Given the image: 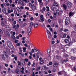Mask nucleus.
Returning <instances> with one entry per match:
<instances>
[{
    "label": "nucleus",
    "instance_id": "473e14b6",
    "mask_svg": "<svg viewBox=\"0 0 76 76\" xmlns=\"http://www.w3.org/2000/svg\"><path fill=\"white\" fill-rule=\"evenodd\" d=\"M50 31L52 32L53 33V29L51 28H50Z\"/></svg>",
    "mask_w": 76,
    "mask_h": 76
},
{
    "label": "nucleus",
    "instance_id": "37998d69",
    "mask_svg": "<svg viewBox=\"0 0 76 76\" xmlns=\"http://www.w3.org/2000/svg\"><path fill=\"white\" fill-rule=\"evenodd\" d=\"M56 69L53 68L52 70V72H55L56 71Z\"/></svg>",
    "mask_w": 76,
    "mask_h": 76
},
{
    "label": "nucleus",
    "instance_id": "f03ea898",
    "mask_svg": "<svg viewBox=\"0 0 76 76\" xmlns=\"http://www.w3.org/2000/svg\"><path fill=\"white\" fill-rule=\"evenodd\" d=\"M7 45L11 49L12 48H13V45H12V42L10 41H8L7 42Z\"/></svg>",
    "mask_w": 76,
    "mask_h": 76
},
{
    "label": "nucleus",
    "instance_id": "aec40b11",
    "mask_svg": "<svg viewBox=\"0 0 76 76\" xmlns=\"http://www.w3.org/2000/svg\"><path fill=\"white\" fill-rule=\"evenodd\" d=\"M44 60H41L40 61V63L41 64H44Z\"/></svg>",
    "mask_w": 76,
    "mask_h": 76
},
{
    "label": "nucleus",
    "instance_id": "5701e85b",
    "mask_svg": "<svg viewBox=\"0 0 76 76\" xmlns=\"http://www.w3.org/2000/svg\"><path fill=\"white\" fill-rule=\"evenodd\" d=\"M54 66L55 67H57L58 66V64L57 63H55L54 65Z\"/></svg>",
    "mask_w": 76,
    "mask_h": 76
},
{
    "label": "nucleus",
    "instance_id": "09e8293b",
    "mask_svg": "<svg viewBox=\"0 0 76 76\" xmlns=\"http://www.w3.org/2000/svg\"><path fill=\"white\" fill-rule=\"evenodd\" d=\"M45 10H46V8H45V7H43L42 8V10L44 11H45Z\"/></svg>",
    "mask_w": 76,
    "mask_h": 76
},
{
    "label": "nucleus",
    "instance_id": "7c9ffc66",
    "mask_svg": "<svg viewBox=\"0 0 76 76\" xmlns=\"http://www.w3.org/2000/svg\"><path fill=\"white\" fill-rule=\"evenodd\" d=\"M32 66H33V67H35V63H33Z\"/></svg>",
    "mask_w": 76,
    "mask_h": 76
},
{
    "label": "nucleus",
    "instance_id": "a878e982",
    "mask_svg": "<svg viewBox=\"0 0 76 76\" xmlns=\"http://www.w3.org/2000/svg\"><path fill=\"white\" fill-rule=\"evenodd\" d=\"M67 36V34L65 33L63 35V37H62V38H65L66 36Z\"/></svg>",
    "mask_w": 76,
    "mask_h": 76
},
{
    "label": "nucleus",
    "instance_id": "f3484780",
    "mask_svg": "<svg viewBox=\"0 0 76 76\" xmlns=\"http://www.w3.org/2000/svg\"><path fill=\"white\" fill-rule=\"evenodd\" d=\"M70 23V21H65V24L66 25H69V23Z\"/></svg>",
    "mask_w": 76,
    "mask_h": 76
},
{
    "label": "nucleus",
    "instance_id": "ddd939ff",
    "mask_svg": "<svg viewBox=\"0 0 76 76\" xmlns=\"http://www.w3.org/2000/svg\"><path fill=\"white\" fill-rule=\"evenodd\" d=\"M38 24L37 23H36L34 24V27L35 28H38Z\"/></svg>",
    "mask_w": 76,
    "mask_h": 76
},
{
    "label": "nucleus",
    "instance_id": "864d4df0",
    "mask_svg": "<svg viewBox=\"0 0 76 76\" xmlns=\"http://www.w3.org/2000/svg\"><path fill=\"white\" fill-rule=\"evenodd\" d=\"M60 57H59V56H56V58H57V59H59V58H60Z\"/></svg>",
    "mask_w": 76,
    "mask_h": 76
},
{
    "label": "nucleus",
    "instance_id": "f8f14e48",
    "mask_svg": "<svg viewBox=\"0 0 76 76\" xmlns=\"http://www.w3.org/2000/svg\"><path fill=\"white\" fill-rule=\"evenodd\" d=\"M51 9L53 11L56 10V7L54 6L52 7L51 8Z\"/></svg>",
    "mask_w": 76,
    "mask_h": 76
},
{
    "label": "nucleus",
    "instance_id": "a19ab883",
    "mask_svg": "<svg viewBox=\"0 0 76 76\" xmlns=\"http://www.w3.org/2000/svg\"><path fill=\"white\" fill-rule=\"evenodd\" d=\"M17 9L18 11H19L20 10V8H19V7H17Z\"/></svg>",
    "mask_w": 76,
    "mask_h": 76
},
{
    "label": "nucleus",
    "instance_id": "680f3d73",
    "mask_svg": "<svg viewBox=\"0 0 76 76\" xmlns=\"http://www.w3.org/2000/svg\"><path fill=\"white\" fill-rule=\"evenodd\" d=\"M34 52H35V51H34V49H32V50H31V52L33 53H34Z\"/></svg>",
    "mask_w": 76,
    "mask_h": 76
},
{
    "label": "nucleus",
    "instance_id": "338daca9",
    "mask_svg": "<svg viewBox=\"0 0 76 76\" xmlns=\"http://www.w3.org/2000/svg\"><path fill=\"white\" fill-rule=\"evenodd\" d=\"M0 32L1 33V34H3V31H2V30L1 29H0Z\"/></svg>",
    "mask_w": 76,
    "mask_h": 76
},
{
    "label": "nucleus",
    "instance_id": "9b49d317",
    "mask_svg": "<svg viewBox=\"0 0 76 76\" xmlns=\"http://www.w3.org/2000/svg\"><path fill=\"white\" fill-rule=\"evenodd\" d=\"M32 29V27H29L28 28V29L27 30V32H31V29Z\"/></svg>",
    "mask_w": 76,
    "mask_h": 76
},
{
    "label": "nucleus",
    "instance_id": "6e6d98bb",
    "mask_svg": "<svg viewBox=\"0 0 76 76\" xmlns=\"http://www.w3.org/2000/svg\"><path fill=\"white\" fill-rule=\"evenodd\" d=\"M29 0L27 1V0L25 1V3H29Z\"/></svg>",
    "mask_w": 76,
    "mask_h": 76
},
{
    "label": "nucleus",
    "instance_id": "4be33fe9",
    "mask_svg": "<svg viewBox=\"0 0 76 76\" xmlns=\"http://www.w3.org/2000/svg\"><path fill=\"white\" fill-rule=\"evenodd\" d=\"M47 52L48 54H50L51 53V50H50V49H49L48 50Z\"/></svg>",
    "mask_w": 76,
    "mask_h": 76
},
{
    "label": "nucleus",
    "instance_id": "dca6fc26",
    "mask_svg": "<svg viewBox=\"0 0 76 76\" xmlns=\"http://www.w3.org/2000/svg\"><path fill=\"white\" fill-rule=\"evenodd\" d=\"M63 7L64 9V10H66V9H67V7L66 5L65 4L63 5Z\"/></svg>",
    "mask_w": 76,
    "mask_h": 76
},
{
    "label": "nucleus",
    "instance_id": "39448f33",
    "mask_svg": "<svg viewBox=\"0 0 76 76\" xmlns=\"http://www.w3.org/2000/svg\"><path fill=\"white\" fill-rule=\"evenodd\" d=\"M74 15V13H73L72 12H70L69 13V18H71L72 16Z\"/></svg>",
    "mask_w": 76,
    "mask_h": 76
},
{
    "label": "nucleus",
    "instance_id": "4468645a",
    "mask_svg": "<svg viewBox=\"0 0 76 76\" xmlns=\"http://www.w3.org/2000/svg\"><path fill=\"white\" fill-rule=\"evenodd\" d=\"M56 13L57 15H60V10H59V9H58L56 10Z\"/></svg>",
    "mask_w": 76,
    "mask_h": 76
},
{
    "label": "nucleus",
    "instance_id": "2f4dec72",
    "mask_svg": "<svg viewBox=\"0 0 76 76\" xmlns=\"http://www.w3.org/2000/svg\"><path fill=\"white\" fill-rule=\"evenodd\" d=\"M64 32H67V31H69V30L67 29H65L64 30Z\"/></svg>",
    "mask_w": 76,
    "mask_h": 76
},
{
    "label": "nucleus",
    "instance_id": "8fccbe9b",
    "mask_svg": "<svg viewBox=\"0 0 76 76\" xmlns=\"http://www.w3.org/2000/svg\"><path fill=\"white\" fill-rule=\"evenodd\" d=\"M41 69V67L40 66L38 67L37 69V70H39Z\"/></svg>",
    "mask_w": 76,
    "mask_h": 76
},
{
    "label": "nucleus",
    "instance_id": "7ed1b4c3",
    "mask_svg": "<svg viewBox=\"0 0 76 76\" xmlns=\"http://www.w3.org/2000/svg\"><path fill=\"white\" fill-rule=\"evenodd\" d=\"M8 9L7 10V15L9 14V13H11V12H13V10L12 9H10V8L8 7Z\"/></svg>",
    "mask_w": 76,
    "mask_h": 76
},
{
    "label": "nucleus",
    "instance_id": "412c9836",
    "mask_svg": "<svg viewBox=\"0 0 76 76\" xmlns=\"http://www.w3.org/2000/svg\"><path fill=\"white\" fill-rule=\"evenodd\" d=\"M64 57H69V56L66 54H64Z\"/></svg>",
    "mask_w": 76,
    "mask_h": 76
},
{
    "label": "nucleus",
    "instance_id": "f257e3e1",
    "mask_svg": "<svg viewBox=\"0 0 76 76\" xmlns=\"http://www.w3.org/2000/svg\"><path fill=\"white\" fill-rule=\"evenodd\" d=\"M29 6L31 7V8L33 11H35L37 9V7L35 6V4H34L32 5V4L30 3L29 4Z\"/></svg>",
    "mask_w": 76,
    "mask_h": 76
},
{
    "label": "nucleus",
    "instance_id": "13d9d810",
    "mask_svg": "<svg viewBox=\"0 0 76 76\" xmlns=\"http://www.w3.org/2000/svg\"><path fill=\"white\" fill-rule=\"evenodd\" d=\"M46 76H53V75L52 74H49L48 75H47Z\"/></svg>",
    "mask_w": 76,
    "mask_h": 76
},
{
    "label": "nucleus",
    "instance_id": "4d7b16f0",
    "mask_svg": "<svg viewBox=\"0 0 76 76\" xmlns=\"http://www.w3.org/2000/svg\"><path fill=\"white\" fill-rule=\"evenodd\" d=\"M49 65H52V64H53V62H50L49 63Z\"/></svg>",
    "mask_w": 76,
    "mask_h": 76
},
{
    "label": "nucleus",
    "instance_id": "423d86ee",
    "mask_svg": "<svg viewBox=\"0 0 76 76\" xmlns=\"http://www.w3.org/2000/svg\"><path fill=\"white\" fill-rule=\"evenodd\" d=\"M37 53H36V54H38V55H39L40 57H41L42 56V54L41 53H40L39 50H37Z\"/></svg>",
    "mask_w": 76,
    "mask_h": 76
},
{
    "label": "nucleus",
    "instance_id": "c756f323",
    "mask_svg": "<svg viewBox=\"0 0 76 76\" xmlns=\"http://www.w3.org/2000/svg\"><path fill=\"white\" fill-rule=\"evenodd\" d=\"M51 25L52 26L54 27V25H55V24L54 23H52L51 24Z\"/></svg>",
    "mask_w": 76,
    "mask_h": 76
},
{
    "label": "nucleus",
    "instance_id": "603ef678",
    "mask_svg": "<svg viewBox=\"0 0 76 76\" xmlns=\"http://www.w3.org/2000/svg\"><path fill=\"white\" fill-rule=\"evenodd\" d=\"M25 61H26V62H27L28 61V59H27V58H26L25 59Z\"/></svg>",
    "mask_w": 76,
    "mask_h": 76
},
{
    "label": "nucleus",
    "instance_id": "0eeeda50",
    "mask_svg": "<svg viewBox=\"0 0 76 76\" xmlns=\"http://www.w3.org/2000/svg\"><path fill=\"white\" fill-rule=\"evenodd\" d=\"M8 9H5L4 10V11L3 10H2L3 12V13H4L5 15H7V11Z\"/></svg>",
    "mask_w": 76,
    "mask_h": 76
},
{
    "label": "nucleus",
    "instance_id": "5fc2aeb1",
    "mask_svg": "<svg viewBox=\"0 0 76 76\" xmlns=\"http://www.w3.org/2000/svg\"><path fill=\"white\" fill-rule=\"evenodd\" d=\"M24 46L26 47H28V45H27L26 44H24Z\"/></svg>",
    "mask_w": 76,
    "mask_h": 76
},
{
    "label": "nucleus",
    "instance_id": "cd10ccee",
    "mask_svg": "<svg viewBox=\"0 0 76 76\" xmlns=\"http://www.w3.org/2000/svg\"><path fill=\"white\" fill-rule=\"evenodd\" d=\"M15 71L17 73H18V74H19V70L18 69H15Z\"/></svg>",
    "mask_w": 76,
    "mask_h": 76
},
{
    "label": "nucleus",
    "instance_id": "0e129e2a",
    "mask_svg": "<svg viewBox=\"0 0 76 76\" xmlns=\"http://www.w3.org/2000/svg\"><path fill=\"white\" fill-rule=\"evenodd\" d=\"M32 76H35V72H33Z\"/></svg>",
    "mask_w": 76,
    "mask_h": 76
},
{
    "label": "nucleus",
    "instance_id": "bf43d9fd",
    "mask_svg": "<svg viewBox=\"0 0 76 76\" xmlns=\"http://www.w3.org/2000/svg\"><path fill=\"white\" fill-rule=\"evenodd\" d=\"M31 3L33 4V3H34V0H32L31 1Z\"/></svg>",
    "mask_w": 76,
    "mask_h": 76
},
{
    "label": "nucleus",
    "instance_id": "6e6552de",
    "mask_svg": "<svg viewBox=\"0 0 76 76\" xmlns=\"http://www.w3.org/2000/svg\"><path fill=\"white\" fill-rule=\"evenodd\" d=\"M53 4L54 6H56L57 7L58 6V4H57V3L55 1L53 2Z\"/></svg>",
    "mask_w": 76,
    "mask_h": 76
},
{
    "label": "nucleus",
    "instance_id": "1a4fd4ad",
    "mask_svg": "<svg viewBox=\"0 0 76 76\" xmlns=\"http://www.w3.org/2000/svg\"><path fill=\"white\" fill-rule=\"evenodd\" d=\"M1 58L2 60H6V57L4 56V54L1 55Z\"/></svg>",
    "mask_w": 76,
    "mask_h": 76
},
{
    "label": "nucleus",
    "instance_id": "bb28decb",
    "mask_svg": "<svg viewBox=\"0 0 76 76\" xmlns=\"http://www.w3.org/2000/svg\"><path fill=\"white\" fill-rule=\"evenodd\" d=\"M23 52H24V53H25L26 52V48H23Z\"/></svg>",
    "mask_w": 76,
    "mask_h": 76
},
{
    "label": "nucleus",
    "instance_id": "6ab92c4d",
    "mask_svg": "<svg viewBox=\"0 0 76 76\" xmlns=\"http://www.w3.org/2000/svg\"><path fill=\"white\" fill-rule=\"evenodd\" d=\"M63 11L62 10H60V11H59V15H61V14L63 13Z\"/></svg>",
    "mask_w": 76,
    "mask_h": 76
},
{
    "label": "nucleus",
    "instance_id": "f704fd0d",
    "mask_svg": "<svg viewBox=\"0 0 76 76\" xmlns=\"http://www.w3.org/2000/svg\"><path fill=\"white\" fill-rule=\"evenodd\" d=\"M25 9H27V10H29V8L27 7H25Z\"/></svg>",
    "mask_w": 76,
    "mask_h": 76
},
{
    "label": "nucleus",
    "instance_id": "c03bdc74",
    "mask_svg": "<svg viewBox=\"0 0 76 76\" xmlns=\"http://www.w3.org/2000/svg\"><path fill=\"white\" fill-rule=\"evenodd\" d=\"M48 22L49 23H51V20L50 19H49L48 20Z\"/></svg>",
    "mask_w": 76,
    "mask_h": 76
},
{
    "label": "nucleus",
    "instance_id": "393cba45",
    "mask_svg": "<svg viewBox=\"0 0 76 76\" xmlns=\"http://www.w3.org/2000/svg\"><path fill=\"white\" fill-rule=\"evenodd\" d=\"M70 18L69 17H67L66 18V21H70Z\"/></svg>",
    "mask_w": 76,
    "mask_h": 76
},
{
    "label": "nucleus",
    "instance_id": "a211bd4d",
    "mask_svg": "<svg viewBox=\"0 0 76 76\" xmlns=\"http://www.w3.org/2000/svg\"><path fill=\"white\" fill-rule=\"evenodd\" d=\"M34 23H33L32 22H31L30 23V25L29 26L31 27V28H32V27L33 26H34Z\"/></svg>",
    "mask_w": 76,
    "mask_h": 76
},
{
    "label": "nucleus",
    "instance_id": "c9c22d12",
    "mask_svg": "<svg viewBox=\"0 0 76 76\" xmlns=\"http://www.w3.org/2000/svg\"><path fill=\"white\" fill-rule=\"evenodd\" d=\"M40 19L42 22H44V18H40Z\"/></svg>",
    "mask_w": 76,
    "mask_h": 76
},
{
    "label": "nucleus",
    "instance_id": "e433bc0d",
    "mask_svg": "<svg viewBox=\"0 0 76 76\" xmlns=\"http://www.w3.org/2000/svg\"><path fill=\"white\" fill-rule=\"evenodd\" d=\"M19 54H20L22 57H25V55L23 54H22L20 53H19Z\"/></svg>",
    "mask_w": 76,
    "mask_h": 76
},
{
    "label": "nucleus",
    "instance_id": "de8ad7c7",
    "mask_svg": "<svg viewBox=\"0 0 76 76\" xmlns=\"http://www.w3.org/2000/svg\"><path fill=\"white\" fill-rule=\"evenodd\" d=\"M12 25L13 26V28H15V27H16V25L14 24H12Z\"/></svg>",
    "mask_w": 76,
    "mask_h": 76
},
{
    "label": "nucleus",
    "instance_id": "49530a36",
    "mask_svg": "<svg viewBox=\"0 0 76 76\" xmlns=\"http://www.w3.org/2000/svg\"><path fill=\"white\" fill-rule=\"evenodd\" d=\"M8 1L10 2V3H12V0H8Z\"/></svg>",
    "mask_w": 76,
    "mask_h": 76
},
{
    "label": "nucleus",
    "instance_id": "a18cd8bd",
    "mask_svg": "<svg viewBox=\"0 0 76 76\" xmlns=\"http://www.w3.org/2000/svg\"><path fill=\"white\" fill-rule=\"evenodd\" d=\"M23 16L24 18H26V15H23Z\"/></svg>",
    "mask_w": 76,
    "mask_h": 76
},
{
    "label": "nucleus",
    "instance_id": "e2e57ef3",
    "mask_svg": "<svg viewBox=\"0 0 76 76\" xmlns=\"http://www.w3.org/2000/svg\"><path fill=\"white\" fill-rule=\"evenodd\" d=\"M16 23H17V22L16 21H14L13 22V24H14V25H15V24H16Z\"/></svg>",
    "mask_w": 76,
    "mask_h": 76
},
{
    "label": "nucleus",
    "instance_id": "c85d7f7f",
    "mask_svg": "<svg viewBox=\"0 0 76 76\" xmlns=\"http://www.w3.org/2000/svg\"><path fill=\"white\" fill-rule=\"evenodd\" d=\"M39 55H38V54H37V59H38L39 58Z\"/></svg>",
    "mask_w": 76,
    "mask_h": 76
},
{
    "label": "nucleus",
    "instance_id": "774afa93",
    "mask_svg": "<svg viewBox=\"0 0 76 76\" xmlns=\"http://www.w3.org/2000/svg\"><path fill=\"white\" fill-rule=\"evenodd\" d=\"M5 66H6V67H8V65L7 64H4Z\"/></svg>",
    "mask_w": 76,
    "mask_h": 76
},
{
    "label": "nucleus",
    "instance_id": "3c124183",
    "mask_svg": "<svg viewBox=\"0 0 76 76\" xmlns=\"http://www.w3.org/2000/svg\"><path fill=\"white\" fill-rule=\"evenodd\" d=\"M16 45L17 46H19L20 45V43H18Z\"/></svg>",
    "mask_w": 76,
    "mask_h": 76
},
{
    "label": "nucleus",
    "instance_id": "72a5a7b5",
    "mask_svg": "<svg viewBox=\"0 0 76 76\" xmlns=\"http://www.w3.org/2000/svg\"><path fill=\"white\" fill-rule=\"evenodd\" d=\"M14 59L15 61H17L18 60V58H17V57L16 56H15L14 57Z\"/></svg>",
    "mask_w": 76,
    "mask_h": 76
},
{
    "label": "nucleus",
    "instance_id": "b1692460",
    "mask_svg": "<svg viewBox=\"0 0 76 76\" xmlns=\"http://www.w3.org/2000/svg\"><path fill=\"white\" fill-rule=\"evenodd\" d=\"M26 25H27V24H26V23H25L22 25L21 27L22 28H24V26H26Z\"/></svg>",
    "mask_w": 76,
    "mask_h": 76
},
{
    "label": "nucleus",
    "instance_id": "4c0bfd02",
    "mask_svg": "<svg viewBox=\"0 0 76 76\" xmlns=\"http://www.w3.org/2000/svg\"><path fill=\"white\" fill-rule=\"evenodd\" d=\"M50 15V13L49 12H48L47 13L46 16H49Z\"/></svg>",
    "mask_w": 76,
    "mask_h": 76
},
{
    "label": "nucleus",
    "instance_id": "58836bf2",
    "mask_svg": "<svg viewBox=\"0 0 76 76\" xmlns=\"http://www.w3.org/2000/svg\"><path fill=\"white\" fill-rule=\"evenodd\" d=\"M31 62L29 61L28 63V66H31Z\"/></svg>",
    "mask_w": 76,
    "mask_h": 76
},
{
    "label": "nucleus",
    "instance_id": "69168bd1",
    "mask_svg": "<svg viewBox=\"0 0 76 76\" xmlns=\"http://www.w3.org/2000/svg\"><path fill=\"white\" fill-rule=\"evenodd\" d=\"M20 8L21 9H24V7L22 6H20Z\"/></svg>",
    "mask_w": 76,
    "mask_h": 76
},
{
    "label": "nucleus",
    "instance_id": "2eb2a0df",
    "mask_svg": "<svg viewBox=\"0 0 76 76\" xmlns=\"http://www.w3.org/2000/svg\"><path fill=\"white\" fill-rule=\"evenodd\" d=\"M71 51L72 52H73V53H76V48H73L71 49Z\"/></svg>",
    "mask_w": 76,
    "mask_h": 76
},
{
    "label": "nucleus",
    "instance_id": "ea45409f",
    "mask_svg": "<svg viewBox=\"0 0 76 76\" xmlns=\"http://www.w3.org/2000/svg\"><path fill=\"white\" fill-rule=\"evenodd\" d=\"M71 59L72 60H75V57L73 56H72L71 57Z\"/></svg>",
    "mask_w": 76,
    "mask_h": 76
},
{
    "label": "nucleus",
    "instance_id": "9d476101",
    "mask_svg": "<svg viewBox=\"0 0 76 76\" xmlns=\"http://www.w3.org/2000/svg\"><path fill=\"white\" fill-rule=\"evenodd\" d=\"M64 42L65 43L67 44V43H69V39H64Z\"/></svg>",
    "mask_w": 76,
    "mask_h": 76
},
{
    "label": "nucleus",
    "instance_id": "052dcab7",
    "mask_svg": "<svg viewBox=\"0 0 76 76\" xmlns=\"http://www.w3.org/2000/svg\"><path fill=\"white\" fill-rule=\"evenodd\" d=\"M22 40L23 41H25V37H23L22 39Z\"/></svg>",
    "mask_w": 76,
    "mask_h": 76
},
{
    "label": "nucleus",
    "instance_id": "20e7f679",
    "mask_svg": "<svg viewBox=\"0 0 76 76\" xmlns=\"http://www.w3.org/2000/svg\"><path fill=\"white\" fill-rule=\"evenodd\" d=\"M67 5L68 6L69 8V9H70V8L72 7V3H71V2H68L67 3Z\"/></svg>",
    "mask_w": 76,
    "mask_h": 76
},
{
    "label": "nucleus",
    "instance_id": "79ce46f5",
    "mask_svg": "<svg viewBox=\"0 0 76 76\" xmlns=\"http://www.w3.org/2000/svg\"><path fill=\"white\" fill-rule=\"evenodd\" d=\"M21 72L23 74H25V71H24V70H21Z\"/></svg>",
    "mask_w": 76,
    "mask_h": 76
}]
</instances>
